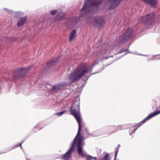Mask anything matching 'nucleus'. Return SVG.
<instances>
[{
	"mask_svg": "<svg viewBox=\"0 0 160 160\" xmlns=\"http://www.w3.org/2000/svg\"><path fill=\"white\" fill-rule=\"evenodd\" d=\"M154 59V58H152L151 59H147V61H148L149 60H153Z\"/></svg>",
	"mask_w": 160,
	"mask_h": 160,
	"instance_id": "obj_28",
	"label": "nucleus"
},
{
	"mask_svg": "<svg viewBox=\"0 0 160 160\" xmlns=\"http://www.w3.org/2000/svg\"><path fill=\"white\" fill-rule=\"evenodd\" d=\"M102 70V69L101 70H99L98 71H97V72H94V73H92L91 74H90L89 76H88V77L87 78H86V80H84V82H85L86 81H87L88 80V78H89V77L91 76L92 75V74H96L97 73H98L99 72H100Z\"/></svg>",
	"mask_w": 160,
	"mask_h": 160,
	"instance_id": "obj_20",
	"label": "nucleus"
},
{
	"mask_svg": "<svg viewBox=\"0 0 160 160\" xmlns=\"http://www.w3.org/2000/svg\"><path fill=\"white\" fill-rule=\"evenodd\" d=\"M128 48H129V47L128 48L126 49V50H123V52H128L125 53L124 55H126L128 53H131V52L128 50Z\"/></svg>",
	"mask_w": 160,
	"mask_h": 160,
	"instance_id": "obj_25",
	"label": "nucleus"
},
{
	"mask_svg": "<svg viewBox=\"0 0 160 160\" xmlns=\"http://www.w3.org/2000/svg\"><path fill=\"white\" fill-rule=\"evenodd\" d=\"M21 148L22 149V148Z\"/></svg>",
	"mask_w": 160,
	"mask_h": 160,
	"instance_id": "obj_37",
	"label": "nucleus"
},
{
	"mask_svg": "<svg viewBox=\"0 0 160 160\" xmlns=\"http://www.w3.org/2000/svg\"><path fill=\"white\" fill-rule=\"evenodd\" d=\"M100 41H99L98 42V43H100Z\"/></svg>",
	"mask_w": 160,
	"mask_h": 160,
	"instance_id": "obj_33",
	"label": "nucleus"
},
{
	"mask_svg": "<svg viewBox=\"0 0 160 160\" xmlns=\"http://www.w3.org/2000/svg\"><path fill=\"white\" fill-rule=\"evenodd\" d=\"M138 55H142V56H143V54H139Z\"/></svg>",
	"mask_w": 160,
	"mask_h": 160,
	"instance_id": "obj_32",
	"label": "nucleus"
},
{
	"mask_svg": "<svg viewBox=\"0 0 160 160\" xmlns=\"http://www.w3.org/2000/svg\"><path fill=\"white\" fill-rule=\"evenodd\" d=\"M66 83L65 82H60L52 86L51 88L52 91L58 92L62 90L64 86L66 85Z\"/></svg>",
	"mask_w": 160,
	"mask_h": 160,
	"instance_id": "obj_9",
	"label": "nucleus"
},
{
	"mask_svg": "<svg viewBox=\"0 0 160 160\" xmlns=\"http://www.w3.org/2000/svg\"><path fill=\"white\" fill-rule=\"evenodd\" d=\"M143 120H142L141 122H139L138 124L136 125H134L133 126V127H137V128H136L134 129L132 131L134 133L136 131V130L137 129L138 127H139L140 126H142L143 123H145L146 122H143Z\"/></svg>",
	"mask_w": 160,
	"mask_h": 160,
	"instance_id": "obj_16",
	"label": "nucleus"
},
{
	"mask_svg": "<svg viewBox=\"0 0 160 160\" xmlns=\"http://www.w3.org/2000/svg\"><path fill=\"white\" fill-rule=\"evenodd\" d=\"M100 2H95L90 0H85L82 8L80 11L79 16L76 18L77 22L80 21L81 18L87 17L86 21L89 24L92 23L94 19L95 25L98 28L103 26L105 23V19L102 16L93 17L92 16L97 13L99 9L98 5L100 4Z\"/></svg>",
	"mask_w": 160,
	"mask_h": 160,
	"instance_id": "obj_1",
	"label": "nucleus"
},
{
	"mask_svg": "<svg viewBox=\"0 0 160 160\" xmlns=\"http://www.w3.org/2000/svg\"><path fill=\"white\" fill-rule=\"evenodd\" d=\"M110 64H111V63H110V64H108V66H109V65Z\"/></svg>",
	"mask_w": 160,
	"mask_h": 160,
	"instance_id": "obj_34",
	"label": "nucleus"
},
{
	"mask_svg": "<svg viewBox=\"0 0 160 160\" xmlns=\"http://www.w3.org/2000/svg\"><path fill=\"white\" fill-rule=\"evenodd\" d=\"M76 33V31L74 29L72 31L69 37V41L70 42H71L74 38Z\"/></svg>",
	"mask_w": 160,
	"mask_h": 160,
	"instance_id": "obj_15",
	"label": "nucleus"
},
{
	"mask_svg": "<svg viewBox=\"0 0 160 160\" xmlns=\"http://www.w3.org/2000/svg\"><path fill=\"white\" fill-rule=\"evenodd\" d=\"M84 131H85L86 132V133H87V134H88L89 133L88 130H87V129L86 128L85 129Z\"/></svg>",
	"mask_w": 160,
	"mask_h": 160,
	"instance_id": "obj_27",
	"label": "nucleus"
},
{
	"mask_svg": "<svg viewBox=\"0 0 160 160\" xmlns=\"http://www.w3.org/2000/svg\"><path fill=\"white\" fill-rule=\"evenodd\" d=\"M31 68L30 66H29L28 68H19L15 70L12 73L13 78L15 79H21L24 77L27 72L29 71Z\"/></svg>",
	"mask_w": 160,
	"mask_h": 160,
	"instance_id": "obj_4",
	"label": "nucleus"
},
{
	"mask_svg": "<svg viewBox=\"0 0 160 160\" xmlns=\"http://www.w3.org/2000/svg\"><path fill=\"white\" fill-rule=\"evenodd\" d=\"M143 56H148V55H143Z\"/></svg>",
	"mask_w": 160,
	"mask_h": 160,
	"instance_id": "obj_30",
	"label": "nucleus"
},
{
	"mask_svg": "<svg viewBox=\"0 0 160 160\" xmlns=\"http://www.w3.org/2000/svg\"><path fill=\"white\" fill-rule=\"evenodd\" d=\"M0 153V154H2V153Z\"/></svg>",
	"mask_w": 160,
	"mask_h": 160,
	"instance_id": "obj_36",
	"label": "nucleus"
},
{
	"mask_svg": "<svg viewBox=\"0 0 160 160\" xmlns=\"http://www.w3.org/2000/svg\"><path fill=\"white\" fill-rule=\"evenodd\" d=\"M122 0H109L107 3L108 6V9L109 10H112L116 8Z\"/></svg>",
	"mask_w": 160,
	"mask_h": 160,
	"instance_id": "obj_8",
	"label": "nucleus"
},
{
	"mask_svg": "<svg viewBox=\"0 0 160 160\" xmlns=\"http://www.w3.org/2000/svg\"><path fill=\"white\" fill-rule=\"evenodd\" d=\"M23 142H24V141H23L21 143H19L18 145H15V146H14L12 149H13L14 148H15L19 146H20L21 148H22V143H23Z\"/></svg>",
	"mask_w": 160,
	"mask_h": 160,
	"instance_id": "obj_23",
	"label": "nucleus"
},
{
	"mask_svg": "<svg viewBox=\"0 0 160 160\" xmlns=\"http://www.w3.org/2000/svg\"><path fill=\"white\" fill-rule=\"evenodd\" d=\"M77 106L78 107V111H77L75 108L72 107H71L70 112L71 114L75 117L78 123V131L76 136L72 143L70 148L61 158L62 160H68L71 158V153L74 152V146L75 145L77 147V151L79 156L82 158L85 157V155L82 152V145L84 144V142H83V136L82 135H81L80 133L81 130L82 120L79 114V105H78Z\"/></svg>",
	"mask_w": 160,
	"mask_h": 160,
	"instance_id": "obj_2",
	"label": "nucleus"
},
{
	"mask_svg": "<svg viewBox=\"0 0 160 160\" xmlns=\"http://www.w3.org/2000/svg\"><path fill=\"white\" fill-rule=\"evenodd\" d=\"M57 12V10H51L50 11V13L52 15H55L56 13Z\"/></svg>",
	"mask_w": 160,
	"mask_h": 160,
	"instance_id": "obj_21",
	"label": "nucleus"
},
{
	"mask_svg": "<svg viewBox=\"0 0 160 160\" xmlns=\"http://www.w3.org/2000/svg\"><path fill=\"white\" fill-rule=\"evenodd\" d=\"M133 31L131 28H128L127 30L118 38L119 44H122L127 42L131 39Z\"/></svg>",
	"mask_w": 160,
	"mask_h": 160,
	"instance_id": "obj_5",
	"label": "nucleus"
},
{
	"mask_svg": "<svg viewBox=\"0 0 160 160\" xmlns=\"http://www.w3.org/2000/svg\"><path fill=\"white\" fill-rule=\"evenodd\" d=\"M4 10L7 12L9 13H12V11L11 10H9L8 8H4Z\"/></svg>",
	"mask_w": 160,
	"mask_h": 160,
	"instance_id": "obj_22",
	"label": "nucleus"
},
{
	"mask_svg": "<svg viewBox=\"0 0 160 160\" xmlns=\"http://www.w3.org/2000/svg\"><path fill=\"white\" fill-rule=\"evenodd\" d=\"M27 18L26 17L24 18H21L20 19L17 23V26L18 27H20L26 21Z\"/></svg>",
	"mask_w": 160,
	"mask_h": 160,
	"instance_id": "obj_13",
	"label": "nucleus"
},
{
	"mask_svg": "<svg viewBox=\"0 0 160 160\" xmlns=\"http://www.w3.org/2000/svg\"><path fill=\"white\" fill-rule=\"evenodd\" d=\"M158 55H154V56H153V57H155V56H158Z\"/></svg>",
	"mask_w": 160,
	"mask_h": 160,
	"instance_id": "obj_31",
	"label": "nucleus"
},
{
	"mask_svg": "<svg viewBox=\"0 0 160 160\" xmlns=\"http://www.w3.org/2000/svg\"><path fill=\"white\" fill-rule=\"evenodd\" d=\"M66 111H62L59 112H57L55 114L58 117L62 116V115L66 112Z\"/></svg>",
	"mask_w": 160,
	"mask_h": 160,
	"instance_id": "obj_19",
	"label": "nucleus"
},
{
	"mask_svg": "<svg viewBox=\"0 0 160 160\" xmlns=\"http://www.w3.org/2000/svg\"><path fill=\"white\" fill-rule=\"evenodd\" d=\"M86 160H97V158L96 157H92L90 155H88L86 157Z\"/></svg>",
	"mask_w": 160,
	"mask_h": 160,
	"instance_id": "obj_17",
	"label": "nucleus"
},
{
	"mask_svg": "<svg viewBox=\"0 0 160 160\" xmlns=\"http://www.w3.org/2000/svg\"><path fill=\"white\" fill-rule=\"evenodd\" d=\"M134 133L132 132H131L129 134L130 136H132V137L133 136Z\"/></svg>",
	"mask_w": 160,
	"mask_h": 160,
	"instance_id": "obj_26",
	"label": "nucleus"
},
{
	"mask_svg": "<svg viewBox=\"0 0 160 160\" xmlns=\"http://www.w3.org/2000/svg\"><path fill=\"white\" fill-rule=\"evenodd\" d=\"M120 144H118V147L116 148V150H115V159H116L117 155L118 153V152L119 149V147H120Z\"/></svg>",
	"mask_w": 160,
	"mask_h": 160,
	"instance_id": "obj_18",
	"label": "nucleus"
},
{
	"mask_svg": "<svg viewBox=\"0 0 160 160\" xmlns=\"http://www.w3.org/2000/svg\"><path fill=\"white\" fill-rule=\"evenodd\" d=\"M122 52H123V50H122V51H119V52H118V53H121Z\"/></svg>",
	"mask_w": 160,
	"mask_h": 160,
	"instance_id": "obj_29",
	"label": "nucleus"
},
{
	"mask_svg": "<svg viewBox=\"0 0 160 160\" xmlns=\"http://www.w3.org/2000/svg\"><path fill=\"white\" fill-rule=\"evenodd\" d=\"M143 1L150 4L152 6H155L157 5L156 0H143Z\"/></svg>",
	"mask_w": 160,
	"mask_h": 160,
	"instance_id": "obj_14",
	"label": "nucleus"
},
{
	"mask_svg": "<svg viewBox=\"0 0 160 160\" xmlns=\"http://www.w3.org/2000/svg\"><path fill=\"white\" fill-rule=\"evenodd\" d=\"M110 57H112V56H111Z\"/></svg>",
	"mask_w": 160,
	"mask_h": 160,
	"instance_id": "obj_35",
	"label": "nucleus"
},
{
	"mask_svg": "<svg viewBox=\"0 0 160 160\" xmlns=\"http://www.w3.org/2000/svg\"><path fill=\"white\" fill-rule=\"evenodd\" d=\"M59 58L55 59H52L49 61L47 62V65L48 67H51L55 65L58 62Z\"/></svg>",
	"mask_w": 160,
	"mask_h": 160,
	"instance_id": "obj_12",
	"label": "nucleus"
},
{
	"mask_svg": "<svg viewBox=\"0 0 160 160\" xmlns=\"http://www.w3.org/2000/svg\"><path fill=\"white\" fill-rule=\"evenodd\" d=\"M116 160V159H115V158H114V160Z\"/></svg>",
	"mask_w": 160,
	"mask_h": 160,
	"instance_id": "obj_38",
	"label": "nucleus"
},
{
	"mask_svg": "<svg viewBox=\"0 0 160 160\" xmlns=\"http://www.w3.org/2000/svg\"><path fill=\"white\" fill-rule=\"evenodd\" d=\"M116 45H112L108 50L102 49L99 51L98 54V58L96 62H95L90 68L87 66L86 63H82L74 71L69 75V79L72 82H74L78 81L82 77L84 76L85 73L91 72L92 69L94 67L98 65V62H102L105 59L108 58L110 57H107L112 51Z\"/></svg>",
	"mask_w": 160,
	"mask_h": 160,
	"instance_id": "obj_3",
	"label": "nucleus"
},
{
	"mask_svg": "<svg viewBox=\"0 0 160 160\" xmlns=\"http://www.w3.org/2000/svg\"><path fill=\"white\" fill-rule=\"evenodd\" d=\"M115 127L114 125H106L97 131L100 132L102 134H112L117 132V131L113 130Z\"/></svg>",
	"mask_w": 160,
	"mask_h": 160,
	"instance_id": "obj_7",
	"label": "nucleus"
},
{
	"mask_svg": "<svg viewBox=\"0 0 160 160\" xmlns=\"http://www.w3.org/2000/svg\"><path fill=\"white\" fill-rule=\"evenodd\" d=\"M65 18V13L62 12H58L57 15L54 18L55 21H59Z\"/></svg>",
	"mask_w": 160,
	"mask_h": 160,
	"instance_id": "obj_10",
	"label": "nucleus"
},
{
	"mask_svg": "<svg viewBox=\"0 0 160 160\" xmlns=\"http://www.w3.org/2000/svg\"><path fill=\"white\" fill-rule=\"evenodd\" d=\"M155 15L154 13L150 14H148L147 16L144 17H142L140 18L142 23L148 25L149 28L152 27V24L154 22Z\"/></svg>",
	"mask_w": 160,
	"mask_h": 160,
	"instance_id": "obj_6",
	"label": "nucleus"
},
{
	"mask_svg": "<svg viewBox=\"0 0 160 160\" xmlns=\"http://www.w3.org/2000/svg\"><path fill=\"white\" fill-rule=\"evenodd\" d=\"M41 124V123H38L36 126H35L34 127V128H38L39 130H40L42 128V127H40Z\"/></svg>",
	"mask_w": 160,
	"mask_h": 160,
	"instance_id": "obj_24",
	"label": "nucleus"
},
{
	"mask_svg": "<svg viewBox=\"0 0 160 160\" xmlns=\"http://www.w3.org/2000/svg\"><path fill=\"white\" fill-rule=\"evenodd\" d=\"M160 113V110L159 111H156L152 113L149 114L147 117L143 119V122H146L153 117Z\"/></svg>",
	"mask_w": 160,
	"mask_h": 160,
	"instance_id": "obj_11",
	"label": "nucleus"
}]
</instances>
